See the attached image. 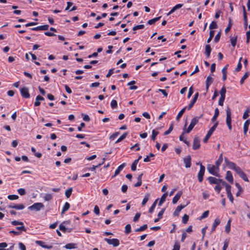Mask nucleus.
Instances as JSON below:
<instances>
[{"label": "nucleus", "instance_id": "22", "mask_svg": "<svg viewBox=\"0 0 250 250\" xmlns=\"http://www.w3.org/2000/svg\"><path fill=\"white\" fill-rule=\"evenodd\" d=\"M64 248H65L66 249H76L77 248V244L75 243H68L65 245L64 246Z\"/></svg>", "mask_w": 250, "mask_h": 250}, {"label": "nucleus", "instance_id": "26", "mask_svg": "<svg viewBox=\"0 0 250 250\" xmlns=\"http://www.w3.org/2000/svg\"><path fill=\"white\" fill-rule=\"evenodd\" d=\"M229 22L228 26L225 29V32L226 34H227L228 33V32L230 30V29L232 26V22L231 18H229Z\"/></svg>", "mask_w": 250, "mask_h": 250}, {"label": "nucleus", "instance_id": "6", "mask_svg": "<svg viewBox=\"0 0 250 250\" xmlns=\"http://www.w3.org/2000/svg\"><path fill=\"white\" fill-rule=\"evenodd\" d=\"M208 181L210 184H215L218 185L219 183H221L223 182L224 180L221 179H217L215 177L209 176L208 178Z\"/></svg>", "mask_w": 250, "mask_h": 250}, {"label": "nucleus", "instance_id": "17", "mask_svg": "<svg viewBox=\"0 0 250 250\" xmlns=\"http://www.w3.org/2000/svg\"><path fill=\"white\" fill-rule=\"evenodd\" d=\"M44 98L40 95H38L36 97L35 102L34 103V106H38L41 104L40 101H43Z\"/></svg>", "mask_w": 250, "mask_h": 250}, {"label": "nucleus", "instance_id": "55", "mask_svg": "<svg viewBox=\"0 0 250 250\" xmlns=\"http://www.w3.org/2000/svg\"><path fill=\"white\" fill-rule=\"evenodd\" d=\"M213 82V78L211 77L210 75H209L207 77L206 81V83L209 84L210 85L211 84V83Z\"/></svg>", "mask_w": 250, "mask_h": 250}, {"label": "nucleus", "instance_id": "33", "mask_svg": "<svg viewBox=\"0 0 250 250\" xmlns=\"http://www.w3.org/2000/svg\"><path fill=\"white\" fill-rule=\"evenodd\" d=\"M223 186L222 185L221 183H219L218 185H216L214 187V190L217 193H219L220 192V191L221 190Z\"/></svg>", "mask_w": 250, "mask_h": 250}, {"label": "nucleus", "instance_id": "18", "mask_svg": "<svg viewBox=\"0 0 250 250\" xmlns=\"http://www.w3.org/2000/svg\"><path fill=\"white\" fill-rule=\"evenodd\" d=\"M211 51V48L209 44H207L205 46V54L207 56L208 58H209L210 55V53Z\"/></svg>", "mask_w": 250, "mask_h": 250}, {"label": "nucleus", "instance_id": "50", "mask_svg": "<svg viewBox=\"0 0 250 250\" xmlns=\"http://www.w3.org/2000/svg\"><path fill=\"white\" fill-rule=\"evenodd\" d=\"M214 30H210L209 32V37L207 40V42L209 43L212 39L213 37H214Z\"/></svg>", "mask_w": 250, "mask_h": 250}, {"label": "nucleus", "instance_id": "31", "mask_svg": "<svg viewBox=\"0 0 250 250\" xmlns=\"http://www.w3.org/2000/svg\"><path fill=\"white\" fill-rule=\"evenodd\" d=\"M161 18V16H159L158 17H156L152 19L148 20L147 21V23L149 25L152 24L154 23L157 21H159Z\"/></svg>", "mask_w": 250, "mask_h": 250}, {"label": "nucleus", "instance_id": "62", "mask_svg": "<svg viewBox=\"0 0 250 250\" xmlns=\"http://www.w3.org/2000/svg\"><path fill=\"white\" fill-rule=\"evenodd\" d=\"M15 207L16 209L22 210L24 208L25 206H24V205H23L22 204H17L16 205V207Z\"/></svg>", "mask_w": 250, "mask_h": 250}, {"label": "nucleus", "instance_id": "48", "mask_svg": "<svg viewBox=\"0 0 250 250\" xmlns=\"http://www.w3.org/2000/svg\"><path fill=\"white\" fill-rule=\"evenodd\" d=\"M209 212V210H207V211H204L202 213L201 216L200 217V220H202L204 218H207L208 216Z\"/></svg>", "mask_w": 250, "mask_h": 250}, {"label": "nucleus", "instance_id": "29", "mask_svg": "<svg viewBox=\"0 0 250 250\" xmlns=\"http://www.w3.org/2000/svg\"><path fill=\"white\" fill-rule=\"evenodd\" d=\"M237 36L235 37L231 36L230 37V42H231V45L233 47L235 46L236 42H237Z\"/></svg>", "mask_w": 250, "mask_h": 250}, {"label": "nucleus", "instance_id": "53", "mask_svg": "<svg viewBox=\"0 0 250 250\" xmlns=\"http://www.w3.org/2000/svg\"><path fill=\"white\" fill-rule=\"evenodd\" d=\"M239 176L243 180H244L245 181H246V182H248L249 181V179H248V178L247 176V175L246 174V173L244 172H243Z\"/></svg>", "mask_w": 250, "mask_h": 250}, {"label": "nucleus", "instance_id": "43", "mask_svg": "<svg viewBox=\"0 0 250 250\" xmlns=\"http://www.w3.org/2000/svg\"><path fill=\"white\" fill-rule=\"evenodd\" d=\"M186 108H187L186 107H185L180 111V112L178 113V115H177V117H176L177 120H178L182 117V116L183 115L184 113L185 112Z\"/></svg>", "mask_w": 250, "mask_h": 250}, {"label": "nucleus", "instance_id": "5", "mask_svg": "<svg viewBox=\"0 0 250 250\" xmlns=\"http://www.w3.org/2000/svg\"><path fill=\"white\" fill-rule=\"evenodd\" d=\"M200 170L198 173V179L199 182H202L203 180V176L205 172V167L201 164H200Z\"/></svg>", "mask_w": 250, "mask_h": 250}, {"label": "nucleus", "instance_id": "15", "mask_svg": "<svg viewBox=\"0 0 250 250\" xmlns=\"http://www.w3.org/2000/svg\"><path fill=\"white\" fill-rule=\"evenodd\" d=\"M225 162L227 166L231 169L234 170L236 167H237V166H236L234 163L229 161L227 158H225Z\"/></svg>", "mask_w": 250, "mask_h": 250}, {"label": "nucleus", "instance_id": "57", "mask_svg": "<svg viewBox=\"0 0 250 250\" xmlns=\"http://www.w3.org/2000/svg\"><path fill=\"white\" fill-rule=\"evenodd\" d=\"M229 244V240L227 239L224 242V246L222 250H227Z\"/></svg>", "mask_w": 250, "mask_h": 250}, {"label": "nucleus", "instance_id": "3", "mask_svg": "<svg viewBox=\"0 0 250 250\" xmlns=\"http://www.w3.org/2000/svg\"><path fill=\"white\" fill-rule=\"evenodd\" d=\"M199 120V118H198V117H194L191 121L190 124L189 125L188 128L185 130L186 133H190L194 126L197 124Z\"/></svg>", "mask_w": 250, "mask_h": 250}, {"label": "nucleus", "instance_id": "1", "mask_svg": "<svg viewBox=\"0 0 250 250\" xmlns=\"http://www.w3.org/2000/svg\"><path fill=\"white\" fill-rule=\"evenodd\" d=\"M226 124L227 125L229 130H231L232 129V125H231V109L229 108V107L227 106L226 108Z\"/></svg>", "mask_w": 250, "mask_h": 250}, {"label": "nucleus", "instance_id": "47", "mask_svg": "<svg viewBox=\"0 0 250 250\" xmlns=\"http://www.w3.org/2000/svg\"><path fill=\"white\" fill-rule=\"evenodd\" d=\"M180 244L179 242L176 241L174 243L173 247L172 250H180Z\"/></svg>", "mask_w": 250, "mask_h": 250}, {"label": "nucleus", "instance_id": "21", "mask_svg": "<svg viewBox=\"0 0 250 250\" xmlns=\"http://www.w3.org/2000/svg\"><path fill=\"white\" fill-rule=\"evenodd\" d=\"M167 196V193L166 192L164 193L161 197V199L158 203V206H161L163 204V203L165 201L166 199Z\"/></svg>", "mask_w": 250, "mask_h": 250}, {"label": "nucleus", "instance_id": "63", "mask_svg": "<svg viewBox=\"0 0 250 250\" xmlns=\"http://www.w3.org/2000/svg\"><path fill=\"white\" fill-rule=\"evenodd\" d=\"M120 134V132H116L112 134L109 137V139L111 140H114Z\"/></svg>", "mask_w": 250, "mask_h": 250}, {"label": "nucleus", "instance_id": "56", "mask_svg": "<svg viewBox=\"0 0 250 250\" xmlns=\"http://www.w3.org/2000/svg\"><path fill=\"white\" fill-rule=\"evenodd\" d=\"M189 219V216L188 215L185 214L182 217V222L183 223L186 224L188 223V221Z\"/></svg>", "mask_w": 250, "mask_h": 250}, {"label": "nucleus", "instance_id": "41", "mask_svg": "<svg viewBox=\"0 0 250 250\" xmlns=\"http://www.w3.org/2000/svg\"><path fill=\"white\" fill-rule=\"evenodd\" d=\"M159 134V132L155 129H153L152 131L151 139L153 141H155L157 135Z\"/></svg>", "mask_w": 250, "mask_h": 250}, {"label": "nucleus", "instance_id": "58", "mask_svg": "<svg viewBox=\"0 0 250 250\" xmlns=\"http://www.w3.org/2000/svg\"><path fill=\"white\" fill-rule=\"evenodd\" d=\"M7 198L10 200H14L18 199L19 198V196L17 195L12 194L8 195Z\"/></svg>", "mask_w": 250, "mask_h": 250}, {"label": "nucleus", "instance_id": "7", "mask_svg": "<svg viewBox=\"0 0 250 250\" xmlns=\"http://www.w3.org/2000/svg\"><path fill=\"white\" fill-rule=\"evenodd\" d=\"M21 95L24 98H29L30 94L29 93L28 88L26 87H23L20 89Z\"/></svg>", "mask_w": 250, "mask_h": 250}, {"label": "nucleus", "instance_id": "19", "mask_svg": "<svg viewBox=\"0 0 250 250\" xmlns=\"http://www.w3.org/2000/svg\"><path fill=\"white\" fill-rule=\"evenodd\" d=\"M185 205H180L178 206L175 209V211H174L173 215L174 216L178 215L179 212L181 211V210L183 209L184 208H185Z\"/></svg>", "mask_w": 250, "mask_h": 250}, {"label": "nucleus", "instance_id": "2", "mask_svg": "<svg viewBox=\"0 0 250 250\" xmlns=\"http://www.w3.org/2000/svg\"><path fill=\"white\" fill-rule=\"evenodd\" d=\"M44 208V205L42 203H35L32 205L29 206L28 209L30 210H34L35 211H38L43 209Z\"/></svg>", "mask_w": 250, "mask_h": 250}, {"label": "nucleus", "instance_id": "12", "mask_svg": "<svg viewBox=\"0 0 250 250\" xmlns=\"http://www.w3.org/2000/svg\"><path fill=\"white\" fill-rule=\"evenodd\" d=\"M226 179L229 182L230 184L233 183V178L232 173L230 171H227L225 177Z\"/></svg>", "mask_w": 250, "mask_h": 250}, {"label": "nucleus", "instance_id": "13", "mask_svg": "<svg viewBox=\"0 0 250 250\" xmlns=\"http://www.w3.org/2000/svg\"><path fill=\"white\" fill-rule=\"evenodd\" d=\"M125 163H123L122 164L120 165L117 168V169L115 170L114 174L113 176H112V177L114 178L115 176H116L117 175H118L120 173V172L123 170V169L125 167Z\"/></svg>", "mask_w": 250, "mask_h": 250}, {"label": "nucleus", "instance_id": "49", "mask_svg": "<svg viewBox=\"0 0 250 250\" xmlns=\"http://www.w3.org/2000/svg\"><path fill=\"white\" fill-rule=\"evenodd\" d=\"M226 89L225 86L224 85L221 90L220 91V94L221 96L226 97Z\"/></svg>", "mask_w": 250, "mask_h": 250}, {"label": "nucleus", "instance_id": "40", "mask_svg": "<svg viewBox=\"0 0 250 250\" xmlns=\"http://www.w3.org/2000/svg\"><path fill=\"white\" fill-rule=\"evenodd\" d=\"M149 194L148 193L146 194L142 202V205L143 206H145L146 204V203H147L149 199Z\"/></svg>", "mask_w": 250, "mask_h": 250}, {"label": "nucleus", "instance_id": "24", "mask_svg": "<svg viewBox=\"0 0 250 250\" xmlns=\"http://www.w3.org/2000/svg\"><path fill=\"white\" fill-rule=\"evenodd\" d=\"M223 162V156L222 154H221V155L219 156L218 160L215 162V165L216 166V168L217 169H219V167L220 166V165L222 164Z\"/></svg>", "mask_w": 250, "mask_h": 250}, {"label": "nucleus", "instance_id": "28", "mask_svg": "<svg viewBox=\"0 0 250 250\" xmlns=\"http://www.w3.org/2000/svg\"><path fill=\"white\" fill-rule=\"evenodd\" d=\"M70 208V204L68 202H65L64 205L63 206V208L62 210V214L64 213Z\"/></svg>", "mask_w": 250, "mask_h": 250}, {"label": "nucleus", "instance_id": "4", "mask_svg": "<svg viewBox=\"0 0 250 250\" xmlns=\"http://www.w3.org/2000/svg\"><path fill=\"white\" fill-rule=\"evenodd\" d=\"M104 240L107 242L108 244L111 245L115 247H118L120 245V241L117 238L109 239L105 238L104 239Z\"/></svg>", "mask_w": 250, "mask_h": 250}, {"label": "nucleus", "instance_id": "20", "mask_svg": "<svg viewBox=\"0 0 250 250\" xmlns=\"http://www.w3.org/2000/svg\"><path fill=\"white\" fill-rule=\"evenodd\" d=\"M222 185L223 186L225 187L227 194L231 193V186L229 185L228 183H227L225 181H223V182L222 184Z\"/></svg>", "mask_w": 250, "mask_h": 250}, {"label": "nucleus", "instance_id": "52", "mask_svg": "<svg viewBox=\"0 0 250 250\" xmlns=\"http://www.w3.org/2000/svg\"><path fill=\"white\" fill-rule=\"evenodd\" d=\"M173 129V124H171L170 125L168 130H167V131H166L164 132V135H167L169 134L172 131Z\"/></svg>", "mask_w": 250, "mask_h": 250}, {"label": "nucleus", "instance_id": "44", "mask_svg": "<svg viewBox=\"0 0 250 250\" xmlns=\"http://www.w3.org/2000/svg\"><path fill=\"white\" fill-rule=\"evenodd\" d=\"M217 28V24L215 21H212L209 25V28L210 30H212L213 29H216Z\"/></svg>", "mask_w": 250, "mask_h": 250}, {"label": "nucleus", "instance_id": "42", "mask_svg": "<svg viewBox=\"0 0 250 250\" xmlns=\"http://www.w3.org/2000/svg\"><path fill=\"white\" fill-rule=\"evenodd\" d=\"M72 190H73L72 188H68V189H67L65 191V195L67 198H69L70 196H71L72 192Z\"/></svg>", "mask_w": 250, "mask_h": 250}, {"label": "nucleus", "instance_id": "10", "mask_svg": "<svg viewBox=\"0 0 250 250\" xmlns=\"http://www.w3.org/2000/svg\"><path fill=\"white\" fill-rule=\"evenodd\" d=\"M200 147V141L199 139L195 137L193 140L192 148L194 150H197Z\"/></svg>", "mask_w": 250, "mask_h": 250}, {"label": "nucleus", "instance_id": "61", "mask_svg": "<svg viewBox=\"0 0 250 250\" xmlns=\"http://www.w3.org/2000/svg\"><path fill=\"white\" fill-rule=\"evenodd\" d=\"M145 27L144 24L137 25L133 27V30L135 31L138 29H143Z\"/></svg>", "mask_w": 250, "mask_h": 250}, {"label": "nucleus", "instance_id": "45", "mask_svg": "<svg viewBox=\"0 0 250 250\" xmlns=\"http://www.w3.org/2000/svg\"><path fill=\"white\" fill-rule=\"evenodd\" d=\"M187 126V123H186L184 125V128L183 129V132L182 133V134L179 137V140L181 141H183L184 142V141H185L186 139H185V137H184V134L186 133V131H185V127Z\"/></svg>", "mask_w": 250, "mask_h": 250}, {"label": "nucleus", "instance_id": "9", "mask_svg": "<svg viewBox=\"0 0 250 250\" xmlns=\"http://www.w3.org/2000/svg\"><path fill=\"white\" fill-rule=\"evenodd\" d=\"M184 163L186 168H189L191 166V158L190 155H188L183 159Z\"/></svg>", "mask_w": 250, "mask_h": 250}, {"label": "nucleus", "instance_id": "60", "mask_svg": "<svg viewBox=\"0 0 250 250\" xmlns=\"http://www.w3.org/2000/svg\"><path fill=\"white\" fill-rule=\"evenodd\" d=\"M20 227H17L16 228V229L18 230L19 231L21 232V231H26V229H25L24 225H21Z\"/></svg>", "mask_w": 250, "mask_h": 250}, {"label": "nucleus", "instance_id": "35", "mask_svg": "<svg viewBox=\"0 0 250 250\" xmlns=\"http://www.w3.org/2000/svg\"><path fill=\"white\" fill-rule=\"evenodd\" d=\"M158 200V199L155 200V201L153 202V203L152 204V205L149 208V210H148L149 213H152L153 212L154 208L156 207Z\"/></svg>", "mask_w": 250, "mask_h": 250}, {"label": "nucleus", "instance_id": "11", "mask_svg": "<svg viewBox=\"0 0 250 250\" xmlns=\"http://www.w3.org/2000/svg\"><path fill=\"white\" fill-rule=\"evenodd\" d=\"M49 27V26L48 24H45L32 28H31V30L33 31L47 30Z\"/></svg>", "mask_w": 250, "mask_h": 250}, {"label": "nucleus", "instance_id": "46", "mask_svg": "<svg viewBox=\"0 0 250 250\" xmlns=\"http://www.w3.org/2000/svg\"><path fill=\"white\" fill-rule=\"evenodd\" d=\"M131 231V228L130 224H127L125 226V232L128 234L130 233Z\"/></svg>", "mask_w": 250, "mask_h": 250}, {"label": "nucleus", "instance_id": "30", "mask_svg": "<svg viewBox=\"0 0 250 250\" xmlns=\"http://www.w3.org/2000/svg\"><path fill=\"white\" fill-rule=\"evenodd\" d=\"M66 222V221H64L59 226V229L64 233L67 231V229L63 225V224H65Z\"/></svg>", "mask_w": 250, "mask_h": 250}, {"label": "nucleus", "instance_id": "39", "mask_svg": "<svg viewBox=\"0 0 250 250\" xmlns=\"http://www.w3.org/2000/svg\"><path fill=\"white\" fill-rule=\"evenodd\" d=\"M138 163V160H135L132 164L131 166V169L132 171H135L136 170V167Z\"/></svg>", "mask_w": 250, "mask_h": 250}, {"label": "nucleus", "instance_id": "59", "mask_svg": "<svg viewBox=\"0 0 250 250\" xmlns=\"http://www.w3.org/2000/svg\"><path fill=\"white\" fill-rule=\"evenodd\" d=\"M7 247V244L5 242L0 243V250H9V249H4Z\"/></svg>", "mask_w": 250, "mask_h": 250}, {"label": "nucleus", "instance_id": "25", "mask_svg": "<svg viewBox=\"0 0 250 250\" xmlns=\"http://www.w3.org/2000/svg\"><path fill=\"white\" fill-rule=\"evenodd\" d=\"M219 115V110L218 108H216L215 109V111H214V115L211 119V121L213 122H215L216 120Z\"/></svg>", "mask_w": 250, "mask_h": 250}, {"label": "nucleus", "instance_id": "54", "mask_svg": "<svg viewBox=\"0 0 250 250\" xmlns=\"http://www.w3.org/2000/svg\"><path fill=\"white\" fill-rule=\"evenodd\" d=\"M110 105L112 109H115L117 107V102L115 100H112L111 102Z\"/></svg>", "mask_w": 250, "mask_h": 250}, {"label": "nucleus", "instance_id": "36", "mask_svg": "<svg viewBox=\"0 0 250 250\" xmlns=\"http://www.w3.org/2000/svg\"><path fill=\"white\" fill-rule=\"evenodd\" d=\"M230 222L231 220H229L225 226V231L227 233H229L230 231Z\"/></svg>", "mask_w": 250, "mask_h": 250}, {"label": "nucleus", "instance_id": "16", "mask_svg": "<svg viewBox=\"0 0 250 250\" xmlns=\"http://www.w3.org/2000/svg\"><path fill=\"white\" fill-rule=\"evenodd\" d=\"M182 192L181 191H180L176 194V195L174 196V197L172 199V203L173 204H176L178 202V201L180 198L181 195H182Z\"/></svg>", "mask_w": 250, "mask_h": 250}, {"label": "nucleus", "instance_id": "32", "mask_svg": "<svg viewBox=\"0 0 250 250\" xmlns=\"http://www.w3.org/2000/svg\"><path fill=\"white\" fill-rule=\"evenodd\" d=\"M243 19L244 21L246 23L248 22L247 14L245 6H243Z\"/></svg>", "mask_w": 250, "mask_h": 250}, {"label": "nucleus", "instance_id": "27", "mask_svg": "<svg viewBox=\"0 0 250 250\" xmlns=\"http://www.w3.org/2000/svg\"><path fill=\"white\" fill-rule=\"evenodd\" d=\"M128 133L127 132L124 133L115 142V143H119L124 140L127 136Z\"/></svg>", "mask_w": 250, "mask_h": 250}, {"label": "nucleus", "instance_id": "37", "mask_svg": "<svg viewBox=\"0 0 250 250\" xmlns=\"http://www.w3.org/2000/svg\"><path fill=\"white\" fill-rule=\"evenodd\" d=\"M249 72H246L244 74V75H243V76L241 78V79L240 80V83L241 85H242L244 83L245 80L249 77Z\"/></svg>", "mask_w": 250, "mask_h": 250}, {"label": "nucleus", "instance_id": "51", "mask_svg": "<svg viewBox=\"0 0 250 250\" xmlns=\"http://www.w3.org/2000/svg\"><path fill=\"white\" fill-rule=\"evenodd\" d=\"M196 100L195 99H192L190 103L189 104L188 106L187 107V109L188 110H190L194 105L195 103L196 102Z\"/></svg>", "mask_w": 250, "mask_h": 250}, {"label": "nucleus", "instance_id": "64", "mask_svg": "<svg viewBox=\"0 0 250 250\" xmlns=\"http://www.w3.org/2000/svg\"><path fill=\"white\" fill-rule=\"evenodd\" d=\"M44 199L45 201H50L52 199V196L49 193L46 194L44 197Z\"/></svg>", "mask_w": 250, "mask_h": 250}, {"label": "nucleus", "instance_id": "34", "mask_svg": "<svg viewBox=\"0 0 250 250\" xmlns=\"http://www.w3.org/2000/svg\"><path fill=\"white\" fill-rule=\"evenodd\" d=\"M250 112V107H248L246 110L245 111L243 115V119H246L249 116V113Z\"/></svg>", "mask_w": 250, "mask_h": 250}, {"label": "nucleus", "instance_id": "8", "mask_svg": "<svg viewBox=\"0 0 250 250\" xmlns=\"http://www.w3.org/2000/svg\"><path fill=\"white\" fill-rule=\"evenodd\" d=\"M216 167L214 165H208L207 167L208 172L215 176H218V172H216L215 169Z\"/></svg>", "mask_w": 250, "mask_h": 250}, {"label": "nucleus", "instance_id": "14", "mask_svg": "<svg viewBox=\"0 0 250 250\" xmlns=\"http://www.w3.org/2000/svg\"><path fill=\"white\" fill-rule=\"evenodd\" d=\"M250 125V119H248L246 120L243 126V129H244V134L245 135H247V132L249 129V126Z\"/></svg>", "mask_w": 250, "mask_h": 250}, {"label": "nucleus", "instance_id": "38", "mask_svg": "<svg viewBox=\"0 0 250 250\" xmlns=\"http://www.w3.org/2000/svg\"><path fill=\"white\" fill-rule=\"evenodd\" d=\"M147 228V224H145L143 226L140 227L139 228H138L135 230V232H139V231H143L145 230H146Z\"/></svg>", "mask_w": 250, "mask_h": 250}, {"label": "nucleus", "instance_id": "23", "mask_svg": "<svg viewBox=\"0 0 250 250\" xmlns=\"http://www.w3.org/2000/svg\"><path fill=\"white\" fill-rule=\"evenodd\" d=\"M218 125V122H216L214 125L209 129V130L208 131V134H209V135H210V136H211V135L212 134V133H213V132L215 131V130L216 129L217 125Z\"/></svg>", "mask_w": 250, "mask_h": 250}]
</instances>
